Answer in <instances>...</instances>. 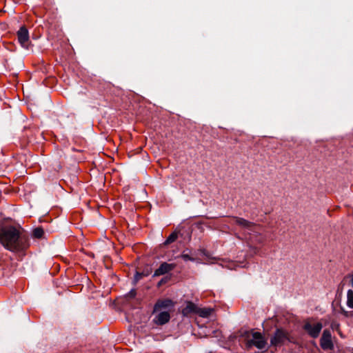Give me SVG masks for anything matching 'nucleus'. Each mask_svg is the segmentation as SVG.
Segmentation results:
<instances>
[{
  "label": "nucleus",
  "instance_id": "f257e3e1",
  "mask_svg": "<svg viewBox=\"0 0 353 353\" xmlns=\"http://www.w3.org/2000/svg\"><path fill=\"white\" fill-rule=\"evenodd\" d=\"M0 243L8 250L19 252L29 247L28 235L20 227L0 223Z\"/></svg>",
  "mask_w": 353,
  "mask_h": 353
},
{
  "label": "nucleus",
  "instance_id": "f03ea898",
  "mask_svg": "<svg viewBox=\"0 0 353 353\" xmlns=\"http://www.w3.org/2000/svg\"><path fill=\"white\" fill-rule=\"evenodd\" d=\"M245 344L248 347L254 346L259 350H263L266 347L267 341L261 333L252 332L248 335Z\"/></svg>",
  "mask_w": 353,
  "mask_h": 353
},
{
  "label": "nucleus",
  "instance_id": "7ed1b4c3",
  "mask_svg": "<svg viewBox=\"0 0 353 353\" xmlns=\"http://www.w3.org/2000/svg\"><path fill=\"white\" fill-rule=\"evenodd\" d=\"M322 327L323 325L321 323L312 324L310 321H306L303 325V329L312 338H316L319 336Z\"/></svg>",
  "mask_w": 353,
  "mask_h": 353
},
{
  "label": "nucleus",
  "instance_id": "20e7f679",
  "mask_svg": "<svg viewBox=\"0 0 353 353\" xmlns=\"http://www.w3.org/2000/svg\"><path fill=\"white\" fill-rule=\"evenodd\" d=\"M320 345L322 349H323L324 350L333 349L334 345L332 341V336L330 330H325L323 331L322 336L321 338Z\"/></svg>",
  "mask_w": 353,
  "mask_h": 353
},
{
  "label": "nucleus",
  "instance_id": "39448f33",
  "mask_svg": "<svg viewBox=\"0 0 353 353\" xmlns=\"http://www.w3.org/2000/svg\"><path fill=\"white\" fill-rule=\"evenodd\" d=\"M230 223L236 224L241 228L246 229L249 231H254L256 228L254 223L240 217H232Z\"/></svg>",
  "mask_w": 353,
  "mask_h": 353
},
{
  "label": "nucleus",
  "instance_id": "423d86ee",
  "mask_svg": "<svg viewBox=\"0 0 353 353\" xmlns=\"http://www.w3.org/2000/svg\"><path fill=\"white\" fill-rule=\"evenodd\" d=\"M17 38L23 48H28L29 43V32L25 26H22L17 32Z\"/></svg>",
  "mask_w": 353,
  "mask_h": 353
},
{
  "label": "nucleus",
  "instance_id": "0eeeda50",
  "mask_svg": "<svg viewBox=\"0 0 353 353\" xmlns=\"http://www.w3.org/2000/svg\"><path fill=\"white\" fill-rule=\"evenodd\" d=\"M287 339L286 334L281 330H277L274 335L271 339V344L274 346H278L282 344Z\"/></svg>",
  "mask_w": 353,
  "mask_h": 353
},
{
  "label": "nucleus",
  "instance_id": "6e6552de",
  "mask_svg": "<svg viewBox=\"0 0 353 353\" xmlns=\"http://www.w3.org/2000/svg\"><path fill=\"white\" fill-rule=\"evenodd\" d=\"M176 264L174 263H168L164 262L161 263L159 268L154 271V276H159L165 274L174 270Z\"/></svg>",
  "mask_w": 353,
  "mask_h": 353
},
{
  "label": "nucleus",
  "instance_id": "1a4fd4ad",
  "mask_svg": "<svg viewBox=\"0 0 353 353\" xmlns=\"http://www.w3.org/2000/svg\"><path fill=\"white\" fill-rule=\"evenodd\" d=\"M172 305L173 302L170 299L159 300L154 305V312H157L163 308H168Z\"/></svg>",
  "mask_w": 353,
  "mask_h": 353
},
{
  "label": "nucleus",
  "instance_id": "9d476101",
  "mask_svg": "<svg viewBox=\"0 0 353 353\" xmlns=\"http://www.w3.org/2000/svg\"><path fill=\"white\" fill-rule=\"evenodd\" d=\"M170 316L168 312H161L157 314L154 319L155 323L158 325H163L169 321Z\"/></svg>",
  "mask_w": 353,
  "mask_h": 353
},
{
  "label": "nucleus",
  "instance_id": "9b49d317",
  "mask_svg": "<svg viewBox=\"0 0 353 353\" xmlns=\"http://www.w3.org/2000/svg\"><path fill=\"white\" fill-rule=\"evenodd\" d=\"M197 306L193 303L192 302L188 301L186 303L185 307H184L182 310V314L183 316H188L192 313L196 314L197 312Z\"/></svg>",
  "mask_w": 353,
  "mask_h": 353
},
{
  "label": "nucleus",
  "instance_id": "f8f14e48",
  "mask_svg": "<svg viewBox=\"0 0 353 353\" xmlns=\"http://www.w3.org/2000/svg\"><path fill=\"white\" fill-rule=\"evenodd\" d=\"M212 309L209 307H205V308H199L197 309V312L200 316L203 318L208 317L212 312Z\"/></svg>",
  "mask_w": 353,
  "mask_h": 353
},
{
  "label": "nucleus",
  "instance_id": "ddd939ff",
  "mask_svg": "<svg viewBox=\"0 0 353 353\" xmlns=\"http://www.w3.org/2000/svg\"><path fill=\"white\" fill-rule=\"evenodd\" d=\"M347 305L353 309V290H349L347 293Z\"/></svg>",
  "mask_w": 353,
  "mask_h": 353
},
{
  "label": "nucleus",
  "instance_id": "4468645a",
  "mask_svg": "<svg viewBox=\"0 0 353 353\" xmlns=\"http://www.w3.org/2000/svg\"><path fill=\"white\" fill-rule=\"evenodd\" d=\"M180 257L182 258L185 261H196V259L194 256L190 255L188 253H186L185 251L183 252Z\"/></svg>",
  "mask_w": 353,
  "mask_h": 353
},
{
  "label": "nucleus",
  "instance_id": "2eb2a0df",
  "mask_svg": "<svg viewBox=\"0 0 353 353\" xmlns=\"http://www.w3.org/2000/svg\"><path fill=\"white\" fill-rule=\"evenodd\" d=\"M44 234L43 230L41 228H37L33 230V236L35 238H41Z\"/></svg>",
  "mask_w": 353,
  "mask_h": 353
},
{
  "label": "nucleus",
  "instance_id": "dca6fc26",
  "mask_svg": "<svg viewBox=\"0 0 353 353\" xmlns=\"http://www.w3.org/2000/svg\"><path fill=\"white\" fill-rule=\"evenodd\" d=\"M178 237V235L175 232H173L172 233L168 238L167 239L165 240L164 244L165 245H168V244H170L174 241H175L176 240Z\"/></svg>",
  "mask_w": 353,
  "mask_h": 353
},
{
  "label": "nucleus",
  "instance_id": "f3484780",
  "mask_svg": "<svg viewBox=\"0 0 353 353\" xmlns=\"http://www.w3.org/2000/svg\"><path fill=\"white\" fill-rule=\"evenodd\" d=\"M129 294L130 295V296H134L135 294H136V292L134 290H131L129 293Z\"/></svg>",
  "mask_w": 353,
  "mask_h": 353
},
{
  "label": "nucleus",
  "instance_id": "a211bd4d",
  "mask_svg": "<svg viewBox=\"0 0 353 353\" xmlns=\"http://www.w3.org/2000/svg\"><path fill=\"white\" fill-rule=\"evenodd\" d=\"M141 277V274L137 273V275H136V279H139Z\"/></svg>",
  "mask_w": 353,
  "mask_h": 353
},
{
  "label": "nucleus",
  "instance_id": "6ab92c4d",
  "mask_svg": "<svg viewBox=\"0 0 353 353\" xmlns=\"http://www.w3.org/2000/svg\"><path fill=\"white\" fill-rule=\"evenodd\" d=\"M351 281H352V284H353V276H352V279H351Z\"/></svg>",
  "mask_w": 353,
  "mask_h": 353
}]
</instances>
